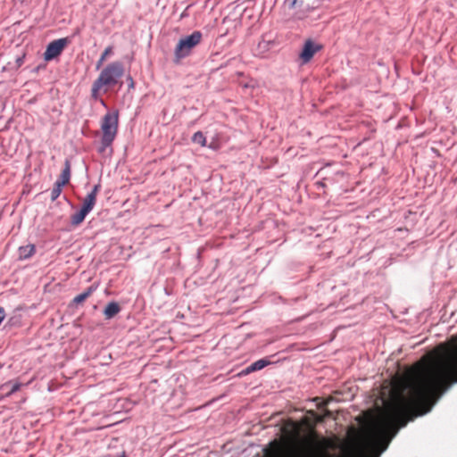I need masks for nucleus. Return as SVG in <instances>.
I'll return each instance as SVG.
<instances>
[{
  "label": "nucleus",
  "mask_w": 457,
  "mask_h": 457,
  "mask_svg": "<svg viewBox=\"0 0 457 457\" xmlns=\"http://www.w3.org/2000/svg\"><path fill=\"white\" fill-rule=\"evenodd\" d=\"M457 383V338L436 346L393 385L391 410H431Z\"/></svg>",
  "instance_id": "f257e3e1"
},
{
  "label": "nucleus",
  "mask_w": 457,
  "mask_h": 457,
  "mask_svg": "<svg viewBox=\"0 0 457 457\" xmlns=\"http://www.w3.org/2000/svg\"><path fill=\"white\" fill-rule=\"evenodd\" d=\"M124 74L123 64L119 62H112L104 66L100 71L98 77L93 82L91 87V97L94 100H99L103 105H105L102 99V95L106 94L115 87Z\"/></svg>",
  "instance_id": "f03ea898"
},
{
  "label": "nucleus",
  "mask_w": 457,
  "mask_h": 457,
  "mask_svg": "<svg viewBox=\"0 0 457 457\" xmlns=\"http://www.w3.org/2000/svg\"><path fill=\"white\" fill-rule=\"evenodd\" d=\"M119 125V113L117 111L112 112H107L102 119L101 130V146L99 148L100 153H104L105 149L112 145L113 140L116 137Z\"/></svg>",
  "instance_id": "7ed1b4c3"
},
{
  "label": "nucleus",
  "mask_w": 457,
  "mask_h": 457,
  "mask_svg": "<svg viewBox=\"0 0 457 457\" xmlns=\"http://www.w3.org/2000/svg\"><path fill=\"white\" fill-rule=\"evenodd\" d=\"M202 40V33L198 30L194 31L191 35L181 38L175 48V57L177 62L187 56L191 50L196 46Z\"/></svg>",
  "instance_id": "20e7f679"
},
{
  "label": "nucleus",
  "mask_w": 457,
  "mask_h": 457,
  "mask_svg": "<svg viewBox=\"0 0 457 457\" xmlns=\"http://www.w3.org/2000/svg\"><path fill=\"white\" fill-rule=\"evenodd\" d=\"M68 44L69 40L66 37L50 42L44 53V59L48 62L58 57Z\"/></svg>",
  "instance_id": "39448f33"
},
{
  "label": "nucleus",
  "mask_w": 457,
  "mask_h": 457,
  "mask_svg": "<svg viewBox=\"0 0 457 457\" xmlns=\"http://www.w3.org/2000/svg\"><path fill=\"white\" fill-rule=\"evenodd\" d=\"M322 46L319 44H315L312 39H307L304 42L303 50L299 54V58L303 64L309 62L314 54L319 52Z\"/></svg>",
  "instance_id": "423d86ee"
},
{
  "label": "nucleus",
  "mask_w": 457,
  "mask_h": 457,
  "mask_svg": "<svg viewBox=\"0 0 457 457\" xmlns=\"http://www.w3.org/2000/svg\"><path fill=\"white\" fill-rule=\"evenodd\" d=\"M99 190H100V185L97 184L93 187L92 191L89 194H87V195L83 200L82 208L86 212H89L94 208L96 202V195H97Z\"/></svg>",
  "instance_id": "0eeeda50"
},
{
  "label": "nucleus",
  "mask_w": 457,
  "mask_h": 457,
  "mask_svg": "<svg viewBox=\"0 0 457 457\" xmlns=\"http://www.w3.org/2000/svg\"><path fill=\"white\" fill-rule=\"evenodd\" d=\"M270 363V361L266 359H260L254 362H253L251 365H249L247 368H245L241 374L247 375L252 372L261 370L262 369L265 368Z\"/></svg>",
  "instance_id": "6e6552de"
},
{
  "label": "nucleus",
  "mask_w": 457,
  "mask_h": 457,
  "mask_svg": "<svg viewBox=\"0 0 457 457\" xmlns=\"http://www.w3.org/2000/svg\"><path fill=\"white\" fill-rule=\"evenodd\" d=\"M120 305L115 302H112V303H109L106 305V307L104 308V314L106 319H112L115 315H117L120 312Z\"/></svg>",
  "instance_id": "1a4fd4ad"
},
{
  "label": "nucleus",
  "mask_w": 457,
  "mask_h": 457,
  "mask_svg": "<svg viewBox=\"0 0 457 457\" xmlns=\"http://www.w3.org/2000/svg\"><path fill=\"white\" fill-rule=\"evenodd\" d=\"M35 252L36 249L34 245H27L24 246H21L19 248V258L21 260L28 259L31 257L35 253Z\"/></svg>",
  "instance_id": "9d476101"
},
{
  "label": "nucleus",
  "mask_w": 457,
  "mask_h": 457,
  "mask_svg": "<svg viewBox=\"0 0 457 457\" xmlns=\"http://www.w3.org/2000/svg\"><path fill=\"white\" fill-rule=\"evenodd\" d=\"M70 178H71V165H70V162L66 161L65 167H64L63 170L62 171L60 179L56 182L62 186H65L66 184L69 183Z\"/></svg>",
  "instance_id": "9b49d317"
},
{
  "label": "nucleus",
  "mask_w": 457,
  "mask_h": 457,
  "mask_svg": "<svg viewBox=\"0 0 457 457\" xmlns=\"http://www.w3.org/2000/svg\"><path fill=\"white\" fill-rule=\"evenodd\" d=\"M87 213H88L87 212H86L83 208H81L79 212H77L76 213H74L71 216V224L74 226L79 225L84 220V219Z\"/></svg>",
  "instance_id": "f8f14e48"
},
{
  "label": "nucleus",
  "mask_w": 457,
  "mask_h": 457,
  "mask_svg": "<svg viewBox=\"0 0 457 457\" xmlns=\"http://www.w3.org/2000/svg\"><path fill=\"white\" fill-rule=\"evenodd\" d=\"M113 46H107L104 51L102 53L99 60L96 62V69H100V67L104 64V62L107 60V58L112 54Z\"/></svg>",
  "instance_id": "ddd939ff"
},
{
  "label": "nucleus",
  "mask_w": 457,
  "mask_h": 457,
  "mask_svg": "<svg viewBox=\"0 0 457 457\" xmlns=\"http://www.w3.org/2000/svg\"><path fill=\"white\" fill-rule=\"evenodd\" d=\"M93 291V287H89L85 292L75 296L73 299V303L76 304L82 303L86 299H87L92 295Z\"/></svg>",
  "instance_id": "4468645a"
},
{
  "label": "nucleus",
  "mask_w": 457,
  "mask_h": 457,
  "mask_svg": "<svg viewBox=\"0 0 457 457\" xmlns=\"http://www.w3.org/2000/svg\"><path fill=\"white\" fill-rule=\"evenodd\" d=\"M192 140L195 144H199L201 146L206 145V138L201 131H197L193 135Z\"/></svg>",
  "instance_id": "2eb2a0df"
},
{
  "label": "nucleus",
  "mask_w": 457,
  "mask_h": 457,
  "mask_svg": "<svg viewBox=\"0 0 457 457\" xmlns=\"http://www.w3.org/2000/svg\"><path fill=\"white\" fill-rule=\"evenodd\" d=\"M8 386H11L10 390L5 394V396L8 397L10 396L11 395H12L14 392L18 391L21 386V383H14V384H12L11 382H8V383H5L4 385L2 386L3 388H5V387H8Z\"/></svg>",
  "instance_id": "dca6fc26"
},
{
  "label": "nucleus",
  "mask_w": 457,
  "mask_h": 457,
  "mask_svg": "<svg viewBox=\"0 0 457 457\" xmlns=\"http://www.w3.org/2000/svg\"><path fill=\"white\" fill-rule=\"evenodd\" d=\"M62 187H63L62 185H61L57 182L54 183V187L51 191V200L52 201H54L59 197V195L62 193Z\"/></svg>",
  "instance_id": "f3484780"
},
{
  "label": "nucleus",
  "mask_w": 457,
  "mask_h": 457,
  "mask_svg": "<svg viewBox=\"0 0 457 457\" xmlns=\"http://www.w3.org/2000/svg\"><path fill=\"white\" fill-rule=\"evenodd\" d=\"M25 56H26L25 54H22L21 56L16 58L15 63L18 68L21 67L24 63Z\"/></svg>",
  "instance_id": "a211bd4d"
},
{
  "label": "nucleus",
  "mask_w": 457,
  "mask_h": 457,
  "mask_svg": "<svg viewBox=\"0 0 457 457\" xmlns=\"http://www.w3.org/2000/svg\"><path fill=\"white\" fill-rule=\"evenodd\" d=\"M291 425L293 427V429H294L295 433L297 434L298 431H299V428H300L299 425L297 423H295V422H291Z\"/></svg>",
  "instance_id": "6ab92c4d"
},
{
  "label": "nucleus",
  "mask_w": 457,
  "mask_h": 457,
  "mask_svg": "<svg viewBox=\"0 0 457 457\" xmlns=\"http://www.w3.org/2000/svg\"><path fill=\"white\" fill-rule=\"evenodd\" d=\"M316 420H317V422H322L324 420V416L323 415L318 416Z\"/></svg>",
  "instance_id": "aec40b11"
},
{
  "label": "nucleus",
  "mask_w": 457,
  "mask_h": 457,
  "mask_svg": "<svg viewBox=\"0 0 457 457\" xmlns=\"http://www.w3.org/2000/svg\"><path fill=\"white\" fill-rule=\"evenodd\" d=\"M323 416H324V419H325L326 417L330 416V411H328V410H326L325 414H324Z\"/></svg>",
  "instance_id": "412c9836"
},
{
  "label": "nucleus",
  "mask_w": 457,
  "mask_h": 457,
  "mask_svg": "<svg viewBox=\"0 0 457 457\" xmlns=\"http://www.w3.org/2000/svg\"><path fill=\"white\" fill-rule=\"evenodd\" d=\"M129 84H130V87H133V86H134V82H133V79H130Z\"/></svg>",
  "instance_id": "4be33fe9"
},
{
  "label": "nucleus",
  "mask_w": 457,
  "mask_h": 457,
  "mask_svg": "<svg viewBox=\"0 0 457 457\" xmlns=\"http://www.w3.org/2000/svg\"><path fill=\"white\" fill-rule=\"evenodd\" d=\"M295 2H296V0H294V1L292 2L291 6H294V5H295Z\"/></svg>",
  "instance_id": "5701e85b"
}]
</instances>
